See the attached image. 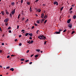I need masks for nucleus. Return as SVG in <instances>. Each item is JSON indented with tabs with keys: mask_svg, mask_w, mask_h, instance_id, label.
I'll list each match as a JSON object with an SVG mask.
<instances>
[{
	"mask_svg": "<svg viewBox=\"0 0 76 76\" xmlns=\"http://www.w3.org/2000/svg\"><path fill=\"white\" fill-rule=\"evenodd\" d=\"M9 20V18H6V19L4 20V22L6 23L8 22V21Z\"/></svg>",
	"mask_w": 76,
	"mask_h": 76,
	"instance_id": "f257e3e1",
	"label": "nucleus"
},
{
	"mask_svg": "<svg viewBox=\"0 0 76 76\" xmlns=\"http://www.w3.org/2000/svg\"><path fill=\"white\" fill-rule=\"evenodd\" d=\"M56 4V5H58V2L55 1L54 2V5H55Z\"/></svg>",
	"mask_w": 76,
	"mask_h": 76,
	"instance_id": "f03ea898",
	"label": "nucleus"
},
{
	"mask_svg": "<svg viewBox=\"0 0 76 76\" xmlns=\"http://www.w3.org/2000/svg\"><path fill=\"white\" fill-rule=\"evenodd\" d=\"M15 13V9L13 10L11 12V13H12V14L13 15H14Z\"/></svg>",
	"mask_w": 76,
	"mask_h": 76,
	"instance_id": "7ed1b4c3",
	"label": "nucleus"
},
{
	"mask_svg": "<svg viewBox=\"0 0 76 76\" xmlns=\"http://www.w3.org/2000/svg\"><path fill=\"white\" fill-rule=\"evenodd\" d=\"M69 27L70 28H72V23L69 24Z\"/></svg>",
	"mask_w": 76,
	"mask_h": 76,
	"instance_id": "20e7f679",
	"label": "nucleus"
},
{
	"mask_svg": "<svg viewBox=\"0 0 76 76\" xmlns=\"http://www.w3.org/2000/svg\"><path fill=\"white\" fill-rule=\"evenodd\" d=\"M41 18H43V17L44 16V14L42 13H41Z\"/></svg>",
	"mask_w": 76,
	"mask_h": 76,
	"instance_id": "39448f33",
	"label": "nucleus"
},
{
	"mask_svg": "<svg viewBox=\"0 0 76 76\" xmlns=\"http://www.w3.org/2000/svg\"><path fill=\"white\" fill-rule=\"evenodd\" d=\"M11 5L12 6H15V2H11Z\"/></svg>",
	"mask_w": 76,
	"mask_h": 76,
	"instance_id": "423d86ee",
	"label": "nucleus"
},
{
	"mask_svg": "<svg viewBox=\"0 0 76 76\" xmlns=\"http://www.w3.org/2000/svg\"><path fill=\"white\" fill-rule=\"evenodd\" d=\"M55 33L56 34H60V31H56Z\"/></svg>",
	"mask_w": 76,
	"mask_h": 76,
	"instance_id": "0eeeda50",
	"label": "nucleus"
},
{
	"mask_svg": "<svg viewBox=\"0 0 76 76\" xmlns=\"http://www.w3.org/2000/svg\"><path fill=\"white\" fill-rule=\"evenodd\" d=\"M71 21V19H69V20H67V23H69L70 21Z\"/></svg>",
	"mask_w": 76,
	"mask_h": 76,
	"instance_id": "6e6552de",
	"label": "nucleus"
},
{
	"mask_svg": "<svg viewBox=\"0 0 76 76\" xmlns=\"http://www.w3.org/2000/svg\"><path fill=\"white\" fill-rule=\"evenodd\" d=\"M10 70L12 71V72H13L14 71V69L13 68H11L10 69Z\"/></svg>",
	"mask_w": 76,
	"mask_h": 76,
	"instance_id": "1a4fd4ad",
	"label": "nucleus"
},
{
	"mask_svg": "<svg viewBox=\"0 0 76 76\" xmlns=\"http://www.w3.org/2000/svg\"><path fill=\"white\" fill-rule=\"evenodd\" d=\"M45 18L42 19V20H41L42 23V22H43L44 21H45Z\"/></svg>",
	"mask_w": 76,
	"mask_h": 76,
	"instance_id": "9d476101",
	"label": "nucleus"
},
{
	"mask_svg": "<svg viewBox=\"0 0 76 76\" xmlns=\"http://www.w3.org/2000/svg\"><path fill=\"white\" fill-rule=\"evenodd\" d=\"M28 35H30V37H31L32 36V33H30L28 34Z\"/></svg>",
	"mask_w": 76,
	"mask_h": 76,
	"instance_id": "9b49d317",
	"label": "nucleus"
},
{
	"mask_svg": "<svg viewBox=\"0 0 76 76\" xmlns=\"http://www.w3.org/2000/svg\"><path fill=\"white\" fill-rule=\"evenodd\" d=\"M76 15H74L73 16V18L74 19H76Z\"/></svg>",
	"mask_w": 76,
	"mask_h": 76,
	"instance_id": "f8f14e48",
	"label": "nucleus"
},
{
	"mask_svg": "<svg viewBox=\"0 0 76 76\" xmlns=\"http://www.w3.org/2000/svg\"><path fill=\"white\" fill-rule=\"evenodd\" d=\"M32 11V9L31 7H30V12H31Z\"/></svg>",
	"mask_w": 76,
	"mask_h": 76,
	"instance_id": "ddd939ff",
	"label": "nucleus"
},
{
	"mask_svg": "<svg viewBox=\"0 0 76 76\" xmlns=\"http://www.w3.org/2000/svg\"><path fill=\"white\" fill-rule=\"evenodd\" d=\"M43 18H44V19H46L47 18V15H45V16H44Z\"/></svg>",
	"mask_w": 76,
	"mask_h": 76,
	"instance_id": "4468645a",
	"label": "nucleus"
},
{
	"mask_svg": "<svg viewBox=\"0 0 76 76\" xmlns=\"http://www.w3.org/2000/svg\"><path fill=\"white\" fill-rule=\"evenodd\" d=\"M26 19V18L23 17V18H22L21 20H22V21H23L24 20V19Z\"/></svg>",
	"mask_w": 76,
	"mask_h": 76,
	"instance_id": "2eb2a0df",
	"label": "nucleus"
},
{
	"mask_svg": "<svg viewBox=\"0 0 76 76\" xmlns=\"http://www.w3.org/2000/svg\"><path fill=\"white\" fill-rule=\"evenodd\" d=\"M26 4L28 5H30V3L29 2H26Z\"/></svg>",
	"mask_w": 76,
	"mask_h": 76,
	"instance_id": "dca6fc26",
	"label": "nucleus"
},
{
	"mask_svg": "<svg viewBox=\"0 0 76 76\" xmlns=\"http://www.w3.org/2000/svg\"><path fill=\"white\" fill-rule=\"evenodd\" d=\"M21 61H24V59L23 58H21L20 59Z\"/></svg>",
	"mask_w": 76,
	"mask_h": 76,
	"instance_id": "f3484780",
	"label": "nucleus"
},
{
	"mask_svg": "<svg viewBox=\"0 0 76 76\" xmlns=\"http://www.w3.org/2000/svg\"><path fill=\"white\" fill-rule=\"evenodd\" d=\"M29 33H26V35H25L26 36H28V35H29Z\"/></svg>",
	"mask_w": 76,
	"mask_h": 76,
	"instance_id": "a211bd4d",
	"label": "nucleus"
},
{
	"mask_svg": "<svg viewBox=\"0 0 76 76\" xmlns=\"http://www.w3.org/2000/svg\"><path fill=\"white\" fill-rule=\"evenodd\" d=\"M6 15H8V14H9V13L8 12H7V11H6Z\"/></svg>",
	"mask_w": 76,
	"mask_h": 76,
	"instance_id": "6ab92c4d",
	"label": "nucleus"
},
{
	"mask_svg": "<svg viewBox=\"0 0 76 76\" xmlns=\"http://www.w3.org/2000/svg\"><path fill=\"white\" fill-rule=\"evenodd\" d=\"M45 37L43 35H40L39 36V37Z\"/></svg>",
	"mask_w": 76,
	"mask_h": 76,
	"instance_id": "aec40b11",
	"label": "nucleus"
},
{
	"mask_svg": "<svg viewBox=\"0 0 76 76\" xmlns=\"http://www.w3.org/2000/svg\"><path fill=\"white\" fill-rule=\"evenodd\" d=\"M63 30L61 29H59V32H61L62 31H63Z\"/></svg>",
	"mask_w": 76,
	"mask_h": 76,
	"instance_id": "412c9836",
	"label": "nucleus"
},
{
	"mask_svg": "<svg viewBox=\"0 0 76 76\" xmlns=\"http://www.w3.org/2000/svg\"><path fill=\"white\" fill-rule=\"evenodd\" d=\"M1 14H2V15H4V11H1Z\"/></svg>",
	"mask_w": 76,
	"mask_h": 76,
	"instance_id": "4be33fe9",
	"label": "nucleus"
},
{
	"mask_svg": "<svg viewBox=\"0 0 76 76\" xmlns=\"http://www.w3.org/2000/svg\"><path fill=\"white\" fill-rule=\"evenodd\" d=\"M36 51H37L38 52H39L40 51V49H37L36 50Z\"/></svg>",
	"mask_w": 76,
	"mask_h": 76,
	"instance_id": "5701e85b",
	"label": "nucleus"
},
{
	"mask_svg": "<svg viewBox=\"0 0 76 76\" xmlns=\"http://www.w3.org/2000/svg\"><path fill=\"white\" fill-rule=\"evenodd\" d=\"M21 32H23V33H24L25 31H24V30H22L21 31Z\"/></svg>",
	"mask_w": 76,
	"mask_h": 76,
	"instance_id": "b1692460",
	"label": "nucleus"
},
{
	"mask_svg": "<svg viewBox=\"0 0 76 76\" xmlns=\"http://www.w3.org/2000/svg\"><path fill=\"white\" fill-rule=\"evenodd\" d=\"M39 30H37V31H36V33H37V34H38V33H39Z\"/></svg>",
	"mask_w": 76,
	"mask_h": 76,
	"instance_id": "393cba45",
	"label": "nucleus"
},
{
	"mask_svg": "<svg viewBox=\"0 0 76 76\" xmlns=\"http://www.w3.org/2000/svg\"><path fill=\"white\" fill-rule=\"evenodd\" d=\"M63 28L62 27H61L60 29H59V30H63Z\"/></svg>",
	"mask_w": 76,
	"mask_h": 76,
	"instance_id": "a878e982",
	"label": "nucleus"
},
{
	"mask_svg": "<svg viewBox=\"0 0 76 76\" xmlns=\"http://www.w3.org/2000/svg\"><path fill=\"white\" fill-rule=\"evenodd\" d=\"M30 42V43H31V44H32V43H33V42H34V41H32V40H31V41Z\"/></svg>",
	"mask_w": 76,
	"mask_h": 76,
	"instance_id": "bb28decb",
	"label": "nucleus"
},
{
	"mask_svg": "<svg viewBox=\"0 0 76 76\" xmlns=\"http://www.w3.org/2000/svg\"><path fill=\"white\" fill-rule=\"evenodd\" d=\"M39 1V0H36V1H35V3H37Z\"/></svg>",
	"mask_w": 76,
	"mask_h": 76,
	"instance_id": "cd10ccee",
	"label": "nucleus"
},
{
	"mask_svg": "<svg viewBox=\"0 0 76 76\" xmlns=\"http://www.w3.org/2000/svg\"><path fill=\"white\" fill-rule=\"evenodd\" d=\"M19 46H20L22 45V43H19Z\"/></svg>",
	"mask_w": 76,
	"mask_h": 76,
	"instance_id": "c85d7f7f",
	"label": "nucleus"
},
{
	"mask_svg": "<svg viewBox=\"0 0 76 76\" xmlns=\"http://www.w3.org/2000/svg\"><path fill=\"white\" fill-rule=\"evenodd\" d=\"M75 31H72V33H71V34H74V33H75Z\"/></svg>",
	"mask_w": 76,
	"mask_h": 76,
	"instance_id": "c756f323",
	"label": "nucleus"
},
{
	"mask_svg": "<svg viewBox=\"0 0 76 76\" xmlns=\"http://www.w3.org/2000/svg\"><path fill=\"white\" fill-rule=\"evenodd\" d=\"M38 38H39V39H40L43 38H42V37H38Z\"/></svg>",
	"mask_w": 76,
	"mask_h": 76,
	"instance_id": "7c9ffc66",
	"label": "nucleus"
},
{
	"mask_svg": "<svg viewBox=\"0 0 76 76\" xmlns=\"http://www.w3.org/2000/svg\"><path fill=\"white\" fill-rule=\"evenodd\" d=\"M38 56V55H35V57L36 58H37Z\"/></svg>",
	"mask_w": 76,
	"mask_h": 76,
	"instance_id": "2f4dec72",
	"label": "nucleus"
},
{
	"mask_svg": "<svg viewBox=\"0 0 76 76\" xmlns=\"http://www.w3.org/2000/svg\"><path fill=\"white\" fill-rule=\"evenodd\" d=\"M29 52V50H28L26 51V53H28Z\"/></svg>",
	"mask_w": 76,
	"mask_h": 76,
	"instance_id": "473e14b6",
	"label": "nucleus"
},
{
	"mask_svg": "<svg viewBox=\"0 0 76 76\" xmlns=\"http://www.w3.org/2000/svg\"><path fill=\"white\" fill-rule=\"evenodd\" d=\"M45 38H41L39 39H41V40H45Z\"/></svg>",
	"mask_w": 76,
	"mask_h": 76,
	"instance_id": "72a5a7b5",
	"label": "nucleus"
},
{
	"mask_svg": "<svg viewBox=\"0 0 76 76\" xmlns=\"http://www.w3.org/2000/svg\"><path fill=\"white\" fill-rule=\"evenodd\" d=\"M0 32H2V30L1 29V27H0Z\"/></svg>",
	"mask_w": 76,
	"mask_h": 76,
	"instance_id": "f704fd0d",
	"label": "nucleus"
},
{
	"mask_svg": "<svg viewBox=\"0 0 76 76\" xmlns=\"http://www.w3.org/2000/svg\"><path fill=\"white\" fill-rule=\"evenodd\" d=\"M20 15L19 14L18 15V18L19 19V17H20Z\"/></svg>",
	"mask_w": 76,
	"mask_h": 76,
	"instance_id": "c9c22d12",
	"label": "nucleus"
},
{
	"mask_svg": "<svg viewBox=\"0 0 76 76\" xmlns=\"http://www.w3.org/2000/svg\"><path fill=\"white\" fill-rule=\"evenodd\" d=\"M63 8H64V7H62V8H61V11H62V9H63Z\"/></svg>",
	"mask_w": 76,
	"mask_h": 76,
	"instance_id": "e433bc0d",
	"label": "nucleus"
},
{
	"mask_svg": "<svg viewBox=\"0 0 76 76\" xmlns=\"http://www.w3.org/2000/svg\"><path fill=\"white\" fill-rule=\"evenodd\" d=\"M28 20H28V19H27V20H26V23H27V22L28 21Z\"/></svg>",
	"mask_w": 76,
	"mask_h": 76,
	"instance_id": "4c0bfd02",
	"label": "nucleus"
},
{
	"mask_svg": "<svg viewBox=\"0 0 76 76\" xmlns=\"http://www.w3.org/2000/svg\"><path fill=\"white\" fill-rule=\"evenodd\" d=\"M2 51L1 50H0V53H2Z\"/></svg>",
	"mask_w": 76,
	"mask_h": 76,
	"instance_id": "58836bf2",
	"label": "nucleus"
},
{
	"mask_svg": "<svg viewBox=\"0 0 76 76\" xmlns=\"http://www.w3.org/2000/svg\"><path fill=\"white\" fill-rule=\"evenodd\" d=\"M66 31V29H65V30H64L63 31V33H65V32Z\"/></svg>",
	"mask_w": 76,
	"mask_h": 76,
	"instance_id": "ea45409f",
	"label": "nucleus"
},
{
	"mask_svg": "<svg viewBox=\"0 0 76 76\" xmlns=\"http://www.w3.org/2000/svg\"><path fill=\"white\" fill-rule=\"evenodd\" d=\"M37 23H39V20H37Z\"/></svg>",
	"mask_w": 76,
	"mask_h": 76,
	"instance_id": "a19ab883",
	"label": "nucleus"
},
{
	"mask_svg": "<svg viewBox=\"0 0 76 76\" xmlns=\"http://www.w3.org/2000/svg\"><path fill=\"white\" fill-rule=\"evenodd\" d=\"M10 67V66H7L6 67V69H9Z\"/></svg>",
	"mask_w": 76,
	"mask_h": 76,
	"instance_id": "79ce46f5",
	"label": "nucleus"
},
{
	"mask_svg": "<svg viewBox=\"0 0 76 76\" xmlns=\"http://www.w3.org/2000/svg\"><path fill=\"white\" fill-rule=\"evenodd\" d=\"M47 20H45V22H44V23L45 24V23H46V22H47Z\"/></svg>",
	"mask_w": 76,
	"mask_h": 76,
	"instance_id": "37998d69",
	"label": "nucleus"
},
{
	"mask_svg": "<svg viewBox=\"0 0 76 76\" xmlns=\"http://www.w3.org/2000/svg\"><path fill=\"white\" fill-rule=\"evenodd\" d=\"M9 33H11L12 32H11V30H9Z\"/></svg>",
	"mask_w": 76,
	"mask_h": 76,
	"instance_id": "c03bdc74",
	"label": "nucleus"
},
{
	"mask_svg": "<svg viewBox=\"0 0 76 76\" xmlns=\"http://www.w3.org/2000/svg\"><path fill=\"white\" fill-rule=\"evenodd\" d=\"M32 62H30V63H29V64H32Z\"/></svg>",
	"mask_w": 76,
	"mask_h": 76,
	"instance_id": "a18cd8bd",
	"label": "nucleus"
},
{
	"mask_svg": "<svg viewBox=\"0 0 76 76\" xmlns=\"http://www.w3.org/2000/svg\"><path fill=\"white\" fill-rule=\"evenodd\" d=\"M19 26H17V29H18V28H19Z\"/></svg>",
	"mask_w": 76,
	"mask_h": 76,
	"instance_id": "49530a36",
	"label": "nucleus"
},
{
	"mask_svg": "<svg viewBox=\"0 0 76 76\" xmlns=\"http://www.w3.org/2000/svg\"><path fill=\"white\" fill-rule=\"evenodd\" d=\"M29 39H32V37H29Z\"/></svg>",
	"mask_w": 76,
	"mask_h": 76,
	"instance_id": "de8ad7c7",
	"label": "nucleus"
},
{
	"mask_svg": "<svg viewBox=\"0 0 76 76\" xmlns=\"http://www.w3.org/2000/svg\"><path fill=\"white\" fill-rule=\"evenodd\" d=\"M45 43H44V45H45L46 44V43H47V42L46 41H45L44 42Z\"/></svg>",
	"mask_w": 76,
	"mask_h": 76,
	"instance_id": "09e8293b",
	"label": "nucleus"
},
{
	"mask_svg": "<svg viewBox=\"0 0 76 76\" xmlns=\"http://www.w3.org/2000/svg\"><path fill=\"white\" fill-rule=\"evenodd\" d=\"M27 43H28V44H30V43H31L30 42H27Z\"/></svg>",
	"mask_w": 76,
	"mask_h": 76,
	"instance_id": "8fccbe9b",
	"label": "nucleus"
},
{
	"mask_svg": "<svg viewBox=\"0 0 76 76\" xmlns=\"http://www.w3.org/2000/svg\"><path fill=\"white\" fill-rule=\"evenodd\" d=\"M21 37H22V35H19V38H20Z\"/></svg>",
	"mask_w": 76,
	"mask_h": 76,
	"instance_id": "3c124183",
	"label": "nucleus"
},
{
	"mask_svg": "<svg viewBox=\"0 0 76 76\" xmlns=\"http://www.w3.org/2000/svg\"><path fill=\"white\" fill-rule=\"evenodd\" d=\"M8 29H11V27H10L7 28Z\"/></svg>",
	"mask_w": 76,
	"mask_h": 76,
	"instance_id": "603ef678",
	"label": "nucleus"
},
{
	"mask_svg": "<svg viewBox=\"0 0 76 76\" xmlns=\"http://www.w3.org/2000/svg\"><path fill=\"white\" fill-rule=\"evenodd\" d=\"M73 8L72 7H71L70 8V9H69V10H72V9Z\"/></svg>",
	"mask_w": 76,
	"mask_h": 76,
	"instance_id": "864d4df0",
	"label": "nucleus"
},
{
	"mask_svg": "<svg viewBox=\"0 0 76 76\" xmlns=\"http://www.w3.org/2000/svg\"><path fill=\"white\" fill-rule=\"evenodd\" d=\"M10 58V56H7V58Z\"/></svg>",
	"mask_w": 76,
	"mask_h": 76,
	"instance_id": "5fc2aeb1",
	"label": "nucleus"
},
{
	"mask_svg": "<svg viewBox=\"0 0 76 76\" xmlns=\"http://www.w3.org/2000/svg\"><path fill=\"white\" fill-rule=\"evenodd\" d=\"M34 25L35 26H37V24H36V23L34 24Z\"/></svg>",
	"mask_w": 76,
	"mask_h": 76,
	"instance_id": "6e6d98bb",
	"label": "nucleus"
},
{
	"mask_svg": "<svg viewBox=\"0 0 76 76\" xmlns=\"http://www.w3.org/2000/svg\"><path fill=\"white\" fill-rule=\"evenodd\" d=\"M35 28V27H34V26H32L31 28L32 29H33V28Z\"/></svg>",
	"mask_w": 76,
	"mask_h": 76,
	"instance_id": "4d7b16f0",
	"label": "nucleus"
},
{
	"mask_svg": "<svg viewBox=\"0 0 76 76\" xmlns=\"http://www.w3.org/2000/svg\"><path fill=\"white\" fill-rule=\"evenodd\" d=\"M1 45H4V43H1Z\"/></svg>",
	"mask_w": 76,
	"mask_h": 76,
	"instance_id": "13d9d810",
	"label": "nucleus"
},
{
	"mask_svg": "<svg viewBox=\"0 0 76 76\" xmlns=\"http://www.w3.org/2000/svg\"><path fill=\"white\" fill-rule=\"evenodd\" d=\"M42 38H45V39H46V37H45V36H43V37H42Z\"/></svg>",
	"mask_w": 76,
	"mask_h": 76,
	"instance_id": "bf43d9fd",
	"label": "nucleus"
},
{
	"mask_svg": "<svg viewBox=\"0 0 76 76\" xmlns=\"http://www.w3.org/2000/svg\"><path fill=\"white\" fill-rule=\"evenodd\" d=\"M29 61V60H27L26 61V62H27Z\"/></svg>",
	"mask_w": 76,
	"mask_h": 76,
	"instance_id": "052dcab7",
	"label": "nucleus"
},
{
	"mask_svg": "<svg viewBox=\"0 0 76 76\" xmlns=\"http://www.w3.org/2000/svg\"><path fill=\"white\" fill-rule=\"evenodd\" d=\"M72 12H73V11H70V13H71Z\"/></svg>",
	"mask_w": 76,
	"mask_h": 76,
	"instance_id": "680f3d73",
	"label": "nucleus"
},
{
	"mask_svg": "<svg viewBox=\"0 0 76 76\" xmlns=\"http://www.w3.org/2000/svg\"><path fill=\"white\" fill-rule=\"evenodd\" d=\"M23 2V0H21V3H22Z\"/></svg>",
	"mask_w": 76,
	"mask_h": 76,
	"instance_id": "e2e57ef3",
	"label": "nucleus"
},
{
	"mask_svg": "<svg viewBox=\"0 0 76 76\" xmlns=\"http://www.w3.org/2000/svg\"><path fill=\"white\" fill-rule=\"evenodd\" d=\"M17 41V39H15V41L16 42Z\"/></svg>",
	"mask_w": 76,
	"mask_h": 76,
	"instance_id": "0e129e2a",
	"label": "nucleus"
},
{
	"mask_svg": "<svg viewBox=\"0 0 76 76\" xmlns=\"http://www.w3.org/2000/svg\"><path fill=\"white\" fill-rule=\"evenodd\" d=\"M8 25V23H7L6 24V26H7V25Z\"/></svg>",
	"mask_w": 76,
	"mask_h": 76,
	"instance_id": "69168bd1",
	"label": "nucleus"
},
{
	"mask_svg": "<svg viewBox=\"0 0 76 76\" xmlns=\"http://www.w3.org/2000/svg\"><path fill=\"white\" fill-rule=\"evenodd\" d=\"M34 56V55H31V57H32V56Z\"/></svg>",
	"mask_w": 76,
	"mask_h": 76,
	"instance_id": "338daca9",
	"label": "nucleus"
},
{
	"mask_svg": "<svg viewBox=\"0 0 76 76\" xmlns=\"http://www.w3.org/2000/svg\"><path fill=\"white\" fill-rule=\"evenodd\" d=\"M15 55H11V56L12 57V56H15Z\"/></svg>",
	"mask_w": 76,
	"mask_h": 76,
	"instance_id": "774afa93",
	"label": "nucleus"
}]
</instances>
